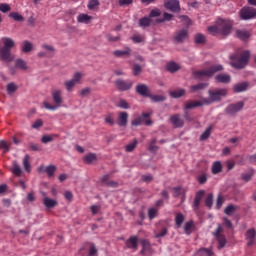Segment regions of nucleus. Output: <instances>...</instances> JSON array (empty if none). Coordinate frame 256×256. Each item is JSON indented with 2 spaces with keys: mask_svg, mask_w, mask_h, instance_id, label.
<instances>
[{
  "mask_svg": "<svg viewBox=\"0 0 256 256\" xmlns=\"http://www.w3.org/2000/svg\"><path fill=\"white\" fill-rule=\"evenodd\" d=\"M232 29H233V23H231L230 20H225V19L219 18L216 21L215 26L208 27V33H210V35L227 36L231 33Z\"/></svg>",
  "mask_w": 256,
  "mask_h": 256,
  "instance_id": "1",
  "label": "nucleus"
},
{
  "mask_svg": "<svg viewBox=\"0 0 256 256\" xmlns=\"http://www.w3.org/2000/svg\"><path fill=\"white\" fill-rule=\"evenodd\" d=\"M251 58V52L249 50L243 51L241 54H234L230 57L231 65L234 69H245L249 64Z\"/></svg>",
  "mask_w": 256,
  "mask_h": 256,
  "instance_id": "2",
  "label": "nucleus"
},
{
  "mask_svg": "<svg viewBox=\"0 0 256 256\" xmlns=\"http://www.w3.org/2000/svg\"><path fill=\"white\" fill-rule=\"evenodd\" d=\"M4 47L0 49V59L5 61V63H11L13 61V54H11V49L15 47V41L13 39L5 37L2 39Z\"/></svg>",
  "mask_w": 256,
  "mask_h": 256,
  "instance_id": "3",
  "label": "nucleus"
},
{
  "mask_svg": "<svg viewBox=\"0 0 256 256\" xmlns=\"http://www.w3.org/2000/svg\"><path fill=\"white\" fill-rule=\"evenodd\" d=\"M51 95L54 105H51L49 104V102L44 101V108L48 109V111H57V109H59V107L63 103V92L61 90L56 89L52 91Z\"/></svg>",
  "mask_w": 256,
  "mask_h": 256,
  "instance_id": "4",
  "label": "nucleus"
},
{
  "mask_svg": "<svg viewBox=\"0 0 256 256\" xmlns=\"http://www.w3.org/2000/svg\"><path fill=\"white\" fill-rule=\"evenodd\" d=\"M223 69V65L214 64L207 69L195 71L194 77H196V79H203L204 77H213L215 73H220V71H223Z\"/></svg>",
  "mask_w": 256,
  "mask_h": 256,
  "instance_id": "5",
  "label": "nucleus"
},
{
  "mask_svg": "<svg viewBox=\"0 0 256 256\" xmlns=\"http://www.w3.org/2000/svg\"><path fill=\"white\" fill-rule=\"evenodd\" d=\"M210 99H203L204 105H211V103H215L216 101H221V98L227 96V89H216L208 91Z\"/></svg>",
  "mask_w": 256,
  "mask_h": 256,
  "instance_id": "6",
  "label": "nucleus"
},
{
  "mask_svg": "<svg viewBox=\"0 0 256 256\" xmlns=\"http://www.w3.org/2000/svg\"><path fill=\"white\" fill-rule=\"evenodd\" d=\"M239 17L242 21H249L256 18V8L251 6H244L239 12Z\"/></svg>",
  "mask_w": 256,
  "mask_h": 256,
  "instance_id": "7",
  "label": "nucleus"
},
{
  "mask_svg": "<svg viewBox=\"0 0 256 256\" xmlns=\"http://www.w3.org/2000/svg\"><path fill=\"white\" fill-rule=\"evenodd\" d=\"M223 226L218 225L217 229L213 232V235L218 242V249H223L227 245V238L223 235Z\"/></svg>",
  "mask_w": 256,
  "mask_h": 256,
  "instance_id": "8",
  "label": "nucleus"
},
{
  "mask_svg": "<svg viewBox=\"0 0 256 256\" xmlns=\"http://www.w3.org/2000/svg\"><path fill=\"white\" fill-rule=\"evenodd\" d=\"M151 117V113L150 112H144L142 113L141 116L135 118L134 120H132L131 125L133 127H139V125H143V123H145L146 125H153V121L151 119H148Z\"/></svg>",
  "mask_w": 256,
  "mask_h": 256,
  "instance_id": "9",
  "label": "nucleus"
},
{
  "mask_svg": "<svg viewBox=\"0 0 256 256\" xmlns=\"http://www.w3.org/2000/svg\"><path fill=\"white\" fill-rule=\"evenodd\" d=\"M82 77H83V74H81V72H76L73 76V79L64 82L66 90L69 93H71V91H73V87H75L77 83H81Z\"/></svg>",
  "mask_w": 256,
  "mask_h": 256,
  "instance_id": "10",
  "label": "nucleus"
},
{
  "mask_svg": "<svg viewBox=\"0 0 256 256\" xmlns=\"http://www.w3.org/2000/svg\"><path fill=\"white\" fill-rule=\"evenodd\" d=\"M164 7L172 13H179L181 11L179 0H168L164 3Z\"/></svg>",
  "mask_w": 256,
  "mask_h": 256,
  "instance_id": "11",
  "label": "nucleus"
},
{
  "mask_svg": "<svg viewBox=\"0 0 256 256\" xmlns=\"http://www.w3.org/2000/svg\"><path fill=\"white\" fill-rule=\"evenodd\" d=\"M243 107H245V103L241 101L236 104H230L225 108V113H227V115H236Z\"/></svg>",
  "mask_w": 256,
  "mask_h": 256,
  "instance_id": "12",
  "label": "nucleus"
},
{
  "mask_svg": "<svg viewBox=\"0 0 256 256\" xmlns=\"http://www.w3.org/2000/svg\"><path fill=\"white\" fill-rule=\"evenodd\" d=\"M118 91H129L133 87V81L118 79L115 81Z\"/></svg>",
  "mask_w": 256,
  "mask_h": 256,
  "instance_id": "13",
  "label": "nucleus"
},
{
  "mask_svg": "<svg viewBox=\"0 0 256 256\" xmlns=\"http://www.w3.org/2000/svg\"><path fill=\"white\" fill-rule=\"evenodd\" d=\"M136 93H138V95H141V97H151V90L146 84H138L136 86Z\"/></svg>",
  "mask_w": 256,
  "mask_h": 256,
  "instance_id": "14",
  "label": "nucleus"
},
{
  "mask_svg": "<svg viewBox=\"0 0 256 256\" xmlns=\"http://www.w3.org/2000/svg\"><path fill=\"white\" fill-rule=\"evenodd\" d=\"M140 243L142 245V250L140 251L141 255H144V256H151V255H153V250L151 249V243H149L145 239H142L140 241Z\"/></svg>",
  "mask_w": 256,
  "mask_h": 256,
  "instance_id": "15",
  "label": "nucleus"
},
{
  "mask_svg": "<svg viewBox=\"0 0 256 256\" xmlns=\"http://www.w3.org/2000/svg\"><path fill=\"white\" fill-rule=\"evenodd\" d=\"M187 37H189V30L182 29L175 33L174 41L176 43H183V41H185V39H187Z\"/></svg>",
  "mask_w": 256,
  "mask_h": 256,
  "instance_id": "16",
  "label": "nucleus"
},
{
  "mask_svg": "<svg viewBox=\"0 0 256 256\" xmlns=\"http://www.w3.org/2000/svg\"><path fill=\"white\" fill-rule=\"evenodd\" d=\"M129 121V114L127 112H119L117 118V125L119 127H127Z\"/></svg>",
  "mask_w": 256,
  "mask_h": 256,
  "instance_id": "17",
  "label": "nucleus"
},
{
  "mask_svg": "<svg viewBox=\"0 0 256 256\" xmlns=\"http://www.w3.org/2000/svg\"><path fill=\"white\" fill-rule=\"evenodd\" d=\"M203 197H205V190H200L196 193L193 204L194 211H197L199 209V205H201Z\"/></svg>",
  "mask_w": 256,
  "mask_h": 256,
  "instance_id": "18",
  "label": "nucleus"
},
{
  "mask_svg": "<svg viewBox=\"0 0 256 256\" xmlns=\"http://www.w3.org/2000/svg\"><path fill=\"white\" fill-rule=\"evenodd\" d=\"M131 53H133V50L130 47H125L124 50H115L113 55L117 58L131 57Z\"/></svg>",
  "mask_w": 256,
  "mask_h": 256,
  "instance_id": "19",
  "label": "nucleus"
},
{
  "mask_svg": "<svg viewBox=\"0 0 256 256\" xmlns=\"http://www.w3.org/2000/svg\"><path fill=\"white\" fill-rule=\"evenodd\" d=\"M168 232L169 230L167 229V227L161 226V224H159L156 230L154 231V237L155 239H161L165 237V235H167Z\"/></svg>",
  "mask_w": 256,
  "mask_h": 256,
  "instance_id": "20",
  "label": "nucleus"
},
{
  "mask_svg": "<svg viewBox=\"0 0 256 256\" xmlns=\"http://www.w3.org/2000/svg\"><path fill=\"white\" fill-rule=\"evenodd\" d=\"M246 239L248 241L247 246L251 247V245H253V243H255V237H256V231L254 228L249 229L246 231Z\"/></svg>",
  "mask_w": 256,
  "mask_h": 256,
  "instance_id": "21",
  "label": "nucleus"
},
{
  "mask_svg": "<svg viewBox=\"0 0 256 256\" xmlns=\"http://www.w3.org/2000/svg\"><path fill=\"white\" fill-rule=\"evenodd\" d=\"M170 123H172V125H174L176 128L183 127L184 125V121L181 119L179 114L172 115L170 117Z\"/></svg>",
  "mask_w": 256,
  "mask_h": 256,
  "instance_id": "22",
  "label": "nucleus"
},
{
  "mask_svg": "<svg viewBox=\"0 0 256 256\" xmlns=\"http://www.w3.org/2000/svg\"><path fill=\"white\" fill-rule=\"evenodd\" d=\"M216 83H231V75L229 74H218L215 76Z\"/></svg>",
  "mask_w": 256,
  "mask_h": 256,
  "instance_id": "23",
  "label": "nucleus"
},
{
  "mask_svg": "<svg viewBox=\"0 0 256 256\" xmlns=\"http://www.w3.org/2000/svg\"><path fill=\"white\" fill-rule=\"evenodd\" d=\"M10 171L11 173H13V175H15V177H21V174L23 173V170L21 169V166H19L17 161L12 162Z\"/></svg>",
  "mask_w": 256,
  "mask_h": 256,
  "instance_id": "24",
  "label": "nucleus"
},
{
  "mask_svg": "<svg viewBox=\"0 0 256 256\" xmlns=\"http://www.w3.org/2000/svg\"><path fill=\"white\" fill-rule=\"evenodd\" d=\"M207 87H209V83L201 82L190 86V92L197 93V91H203V89H207Z\"/></svg>",
  "mask_w": 256,
  "mask_h": 256,
  "instance_id": "25",
  "label": "nucleus"
},
{
  "mask_svg": "<svg viewBox=\"0 0 256 256\" xmlns=\"http://www.w3.org/2000/svg\"><path fill=\"white\" fill-rule=\"evenodd\" d=\"M236 36L241 41H247V39H249V37H251V32H249L248 30H245V29L236 30Z\"/></svg>",
  "mask_w": 256,
  "mask_h": 256,
  "instance_id": "26",
  "label": "nucleus"
},
{
  "mask_svg": "<svg viewBox=\"0 0 256 256\" xmlns=\"http://www.w3.org/2000/svg\"><path fill=\"white\" fill-rule=\"evenodd\" d=\"M248 88H249V83L242 82V83L234 85L233 91H234V93H243V91H247Z\"/></svg>",
  "mask_w": 256,
  "mask_h": 256,
  "instance_id": "27",
  "label": "nucleus"
},
{
  "mask_svg": "<svg viewBox=\"0 0 256 256\" xmlns=\"http://www.w3.org/2000/svg\"><path fill=\"white\" fill-rule=\"evenodd\" d=\"M253 175H255V170L250 168L247 172L241 174V179L245 183H249L253 179Z\"/></svg>",
  "mask_w": 256,
  "mask_h": 256,
  "instance_id": "28",
  "label": "nucleus"
},
{
  "mask_svg": "<svg viewBox=\"0 0 256 256\" xmlns=\"http://www.w3.org/2000/svg\"><path fill=\"white\" fill-rule=\"evenodd\" d=\"M138 241L139 239L137 238V236H131L127 242H126V246L128 247V249H137L138 247Z\"/></svg>",
  "mask_w": 256,
  "mask_h": 256,
  "instance_id": "29",
  "label": "nucleus"
},
{
  "mask_svg": "<svg viewBox=\"0 0 256 256\" xmlns=\"http://www.w3.org/2000/svg\"><path fill=\"white\" fill-rule=\"evenodd\" d=\"M202 105H205L204 102L201 101H188L185 103V110H189V109H195L196 107H202Z\"/></svg>",
  "mask_w": 256,
  "mask_h": 256,
  "instance_id": "30",
  "label": "nucleus"
},
{
  "mask_svg": "<svg viewBox=\"0 0 256 256\" xmlns=\"http://www.w3.org/2000/svg\"><path fill=\"white\" fill-rule=\"evenodd\" d=\"M43 204L46 209H53V207H57V200L51 199L49 197H45L43 199Z\"/></svg>",
  "mask_w": 256,
  "mask_h": 256,
  "instance_id": "31",
  "label": "nucleus"
},
{
  "mask_svg": "<svg viewBox=\"0 0 256 256\" xmlns=\"http://www.w3.org/2000/svg\"><path fill=\"white\" fill-rule=\"evenodd\" d=\"M91 19H93L91 16H89L88 14H79L77 16V22L78 23H84L85 25H89V23L91 22Z\"/></svg>",
  "mask_w": 256,
  "mask_h": 256,
  "instance_id": "32",
  "label": "nucleus"
},
{
  "mask_svg": "<svg viewBox=\"0 0 256 256\" xmlns=\"http://www.w3.org/2000/svg\"><path fill=\"white\" fill-rule=\"evenodd\" d=\"M212 174L213 175H219V173H221L223 171V165L221 164V162L219 161H215L213 164H212Z\"/></svg>",
  "mask_w": 256,
  "mask_h": 256,
  "instance_id": "33",
  "label": "nucleus"
},
{
  "mask_svg": "<svg viewBox=\"0 0 256 256\" xmlns=\"http://www.w3.org/2000/svg\"><path fill=\"white\" fill-rule=\"evenodd\" d=\"M152 20L150 17H143L139 20L138 25L142 27V29H146V27H151Z\"/></svg>",
  "mask_w": 256,
  "mask_h": 256,
  "instance_id": "34",
  "label": "nucleus"
},
{
  "mask_svg": "<svg viewBox=\"0 0 256 256\" xmlns=\"http://www.w3.org/2000/svg\"><path fill=\"white\" fill-rule=\"evenodd\" d=\"M15 67H16V69H20L21 71H27V69H28L27 62H25V60H23L21 58L16 59Z\"/></svg>",
  "mask_w": 256,
  "mask_h": 256,
  "instance_id": "35",
  "label": "nucleus"
},
{
  "mask_svg": "<svg viewBox=\"0 0 256 256\" xmlns=\"http://www.w3.org/2000/svg\"><path fill=\"white\" fill-rule=\"evenodd\" d=\"M31 51H33V43L25 40L22 43V52L23 53H31Z\"/></svg>",
  "mask_w": 256,
  "mask_h": 256,
  "instance_id": "36",
  "label": "nucleus"
},
{
  "mask_svg": "<svg viewBox=\"0 0 256 256\" xmlns=\"http://www.w3.org/2000/svg\"><path fill=\"white\" fill-rule=\"evenodd\" d=\"M10 19H13L14 21H18L19 23H23L25 21V18L23 15L19 14V12H11L9 14Z\"/></svg>",
  "mask_w": 256,
  "mask_h": 256,
  "instance_id": "37",
  "label": "nucleus"
},
{
  "mask_svg": "<svg viewBox=\"0 0 256 256\" xmlns=\"http://www.w3.org/2000/svg\"><path fill=\"white\" fill-rule=\"evenodd\" d=\"M84 161L85 163H87L88 165H91V163H93V161H97V154L95 153H89L84 157Z\"/></svg>",
  "mask_w": 256,
  "mask_h": 256,
  "instance_id": "38",
  "label": "nucleus"
},
{
  "mask_svg": "<svg viewBox=\"0 0 256 256\" xmlns=\"http://www.w3.org/2000/svg\"><path fill=\"white\" fill-rule=\"evenodd\" d=\"M185 95V89H178L170 92V96L173 99H179V97H183Z\"/></svg>",
  "mask_w": 256,
  "mask_h": 256,
  "instance_id": "39",
  "label": "nucleus"
},
{
  "mask_svg": "<svg viewBox=\"0 0 256 256\" xmlns=\"http://www.w3.org/2000/svg\"><path fill=\"white\" fill-rule=\"evenodd\" d=\"M166 69L169 71V73H175L179 71V65H177L175 62H170L166 65Z\"/></svg>",
  "mask_w": 256,
  "mask_h": 256,
  "instance_id": "40",
  "label": "nucleus"
},
{
  "mask_svg": "<svg viewBox=\"0 0 256 256\" xmlns=\"http://www.w3.org/2000/svg\"><path fill=\"white\" fill-rule=\"evenodd\" d=\"M185 221V216L182 213H177L175 217V224L179 228L183 225Z\"/></svg>",
  "mask_w": 256,
  "mask_h": 256,
  "instance_id": "41",
  "label": "nucleus"
},
{
  "mask_svg": "<svg viewBox=\"0 0 256 256\" xmlns=\"http://www.w3.org/2000/svg\"><path fill=\"white\" fill-rule=\"evenodd\" d=\"M213 255V250L209 248H200L197 252V256H211Z\"/></svg>",
  "mask_w": 256,
  "mask_h": 256,
  "instance_id": "42",
  "label": "nucleus"
},
{
  "mask_svg": "<svg viewBox=\"0 0 256 256\" xmlns=\"http://www.w3.org/2000/svg\"><path fill=\"white\" fill-rule=\"evenodd\" d=\"M142 71H143V66H141L139 64H134V66L132 68V73H133L134 77L141 75Z\"/></svg>",
  "mask_w": 256,
  "mask_h": 256,
  "instance_id": "43",
  "label": "nucleus"
},
{
  "mask_svg": "<svg viewBox=\"0 0 256 256\" xmlns=\"http://www.w3.org/2000/svg\"><path fill=\"white\" fill-rule=\"evenodd\" d=\"M133 43H145V36L141 34H136L131 37Z\"/></svg>",
  "mask_w": 256,
  "mask_h": 256,
  "instance_id": "44",
  "label": "nucleus"
},
{
  "mask_svg": "<svg viewBox=\"0 0 256 256\" xmlns=\"http://www.w3.org/2000/svg\"><path fill=\"white\" fill-rule=\"evenodd\" d=\"M29 159V155H26L23 159L24 169L27 171V173H31V163H29Z\"/></svg>",
  "mask_w": 256,
  "mask_h": 256,
  "instance_id": "45",
  "label": "nucleus"
},
{
  "mask_svg": "<svg viewBox=\"0 0 256 256\" xmlns=\"http://www.w3.org/2000/svg\"><path fill=\"white\" fill-rule=\"evenodd\" d=\"M0 149L3 150V153H9L11 151V145L7 144L5 140H1Z\"/></svg>",
  "mask_w": 256,
  "mask_h": 256,
  "instance_id": "46",
  "label": "nucleus"
},
{
  "mask_svg": "<svg viewBox=\"0 0 256 256\" xmlns=\"http://www.w3.org/2000/svg\"><path fill=\"white\" fill-rule=\"evenodd\" d=\"M193 227H195L193 221L187 222L184 226L185 233H187L188 235L191 234L193 232Z\"/></svg>",
  "mask_w": 256,
  "mask_h": 256,
  "instance_id": "47",
  "label": "nucleus"
},
{
  "mask_svg": "<svg viewBox=\"0 0 256 256\" xmlns=\"http://www.w3.org/2000/svg\"><path fill=\"white\" fill-rule=\"evenodd\" d=\"M159 213V209L157 208H149L148 209V217L150 220L155 219L157 217V214Z\"/></svg>",
  "mask_w": 256,
  "mask_h": 256,
  "instance_id": "48",
  "label": "nucleus"
},
{
  "mask_svg": "<svg viewBox=\"0 0 256 256\" xmlns=\"http://www.w3.org/2000/svg\"><path fill=\"white\" fill-rule=\"evenodd\" d=\"M55 171H57V167L50 165L45 168V173H47L48 177H53L55 175Z\"/></svg>",
  "mask_w": 256,
  "mask_h": 256,
  "instance_id": "49",
  "label": "nucleus"
},
{
  "mask_svg": "<svg viewBox=\"0 0 256 256\" xmlns=\"http://www.w3.org/2000/svg\"><path fill=\"white\" fill-rule=\"evenodd\" d=\"M6 91H7L8 95H13V93H15V91H17V85H15V83H9L6 86Z\"/></svg>",
  "mask_w": 256,
  "mask_h": 256,
  "instance_id": "50",
  "label": "nucleus"
},
{
  "mask_svg": "<svg viewBox=\"0 0 256 256\" xmlns=\"http://www.w3.org/2000/svg\"><path fill=\"white\" fill-rule=\"evenodd\" d=\"M213 129L212 126L208 127L200 136L201 141H205V139H209L211 136V130Z\"/></svg>",
  "mask_w": 256,
  "mask_h": 256,
  "instance_id": "51",
  "label": "nucleus"
},
{
  "mask_svg": "<svg viewBox=\"0 0 256 256\" xmlns=\"http://www.w3.org/2000/svg\"><path fill=\"white\" fill-rule=\"evenodd\" d=\"M235 211H237V206L230 204L225 208L224 213L225 215H231L232 213H235Z\"/></svg>",
  "mask_w": 256,
  "mask_h": 256,
  "instance_id": "52",
  "label": "nucleus"
},
{
  "mask_svg": "<svg viewBox=\"0 0 256 256\" xmlns=\"http://www.w3.org/2000/svg\"><path fill=\"white\" fill-rule=\"evenodd\" d=\"M205 205L208 207V209H211L213 207V193H209L205 199Z\"/></svg>",
  "mask_w": 256,
  "mask_h": 256,
  "instance_id": "53",
  "label": "nucleus"
},
{
  "mask_svg": "<svg viewBox=\"0 0 256 256\" xmlns=\"http://www.w3.org/2000/svg\"><path fill=\"white\" fill-rule=\"evenodd\" d=\"M104 121L107 125L113 127L115 125V120L113 119V114H107L104 118Z\"/></svg>",
  "mask_w": 256,
  "mask_h": 256,
  "instance_id": "54",
  "label": "nucleus"
},
{
  "mask_svg": "<svg viewBox=\"0 0 256 256\" xmlns=\"http://www.w3.org/2000/svg\"><path fill=\"white\" fill-rule=\"evenodd\" d=\"M194 41L197 45H201L202 43H205V35L196 34L194 37Z\"/></svg>",
  "mask_w": 256,
  "mask_h": 256,
  "instance_id": "55",
  "label": "nucleus"
},
{
  "mask_svg": "<svg viewBox=\"0 0 256 256\" xmlns=\"http://www.w3.org/2000/svg\"><path fill=\"white\" fill-rule=\"evenodd\" d=\"M149 98L152 99V101H154L155 103L165 101V96H163V95H151L150 94Z\"/></svg>",
  "mask_w": 256,
  "mask_h": 256,
  "instance_id": "56",
  "label": "nucleus"
},
{
  "mask_svg": "<svg viewBox=\"0 0 256 256\" xmlns=\"http://www.w3.org/2000/svg\"><path fill=\"white\" fill-rule=\"evenodd\" d=\"M207 174L204 173V174H201L200 176L197 177V181L199 183V185H205V183H207Z\"/></svg>",
  "mask_w": 256,
  "mask_h": 256,
  "instance_id": "57",
  "label": "nucleus"
},
{
  "mask_svg": "<svg viewBox=\"0 0 256 256\" xmlns=\"http://www.w3.org/2000/svg\"><path fill=\"white\" fill-rule=\"evenodd\" d=\"M137 140H134L132 143L126 145V151L131 153L137 147Z\"/></svg>",
  "mask_w": 256,
  "mask_h": 256,
  "instance_id": "58",
  "label": "nucleus"
},
{
  "mask_svg": "<svg viewBox=\"0 0 256 256\" xmlns=\"http://www.w3.org/2000/svg\"><path fill=\"white\" fill-rule=\"evenodd\" d=\"M117 107H120V109H130L131 106L129 105V103H127L125 100H120L117 104Z\"/></svg>",
  "mask_w": 256,
  "mask_h": 256,
  "instance_id": "59",
  "label": "nucleus"
},
{
  "mask_svg": "<svg viewBox=\"0 0 256 256\" xmlns=\"http://www.w3.org/2000/svg\"><path fill=\"white\" fill-rule=\"evenodd\" d=\"M0 11L2 13H9V11H11V6H9V4H6V3H1L0 4Z\"/></svg>",
  "mask_w": 256,
  "mask_h": 256,
  "instance_id": "60",
  "label": "nucleus"
},
{
  "mask_svg": "<svg viewBox=\"0 0 256 256\" xmlns=\"http://www.w3.org/2000/svg\"><path fill=\"white\" fill-rule=\"evenodd\" d=\"M159 16H161V10L153 9L152 11H150V14H149L150 19H153V17H159Z\"/></svg>",
  "mask_w": 256,
  "mask_h": 256,
  "instance_id": "61",
  "label": "nucleus"
},
{
  "mask_svg": "<svg viewBox=\"0 0 256 256\" xmlns=\"http://www.w3.org/2000/svg\"><path fill=\"white\" fill-rule=\"evenodd\" d=\"M99 0H90L88 3V9L93 10L94 8L98 7Z\"/></svg>",
  "mask_w": 256,
  "mask_h": 256,
  "instance_id": "62",
  "label": "nucleus"
},
{
  "mask_svg": "<svg viewBox=\"0 0 256 256\" xmlns=\"http://www.w3.org/2000/svg\"><path fill=\"white\" fill-rule=\"evenodd\" d=\"M91 94V88L86 87L80 91L81 97H87V95Z\"/></svg>",
  "mask_w": 256,
  "mask_h": 256,
  "instance_id": "63",
  "label": "nucleus"
},
{
  "mask_svg": "<svg viewBox=\"0 0 256 256\" xmlns=\"http://www.w3.org/2000/svg\"><path fill=\"white\" fill-rule=\"evenodd\" d=\"M179 19H180L185 25H191V19H189L187 16H185V15L179 16Z\"/></svg>",
  "mask_w": 256,
  "mask_h": 256,
  "instance_id": "64",
  "label": "nucleus"
}]
</instances>
